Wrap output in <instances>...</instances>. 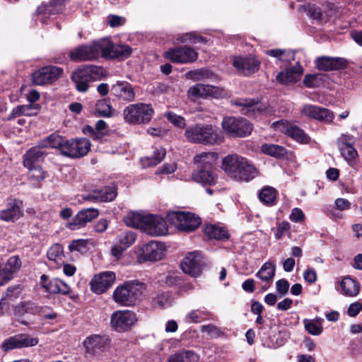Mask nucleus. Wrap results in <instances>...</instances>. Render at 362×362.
<instances>
[{"mask_svg":"<svg viewBox=\"0 0 362 362\" xmlns=\"http://www.w3.org/2000/svg\"><path fill=\"white\" fill-rule=\"evenodd\" d=\"M40 306L30 301L22 302L14 308V314L17 316H22L25 313L33 315L38 314Z\"/></svg>","mask_w":362,"mask_h":362,"instance_id":"nucleus-45","label":"nucleus"},{"mask_svg":"<svg viewBox=\"0 0 362 362\" xmlns=\"http://www.w3.org/2000/svg\"><path fill=\"white\" fill-rule=\"evenodd\" d=\"M211 313L204 309H196L189 311L185 317V321L187 323H199L209 319Z\"/></svg>","mask_w":362,"mask_h":362,"instance_id":"nucleus-44","label":"nucleus"},{"mask_svg":"<svg viewBox=\"0 0 362 362\" xmlns=\"http://www.w3.org/2000/svg\"><path fill=\"white\" fill-rule=\"evenodd\" d=\"M21 267V261L17 256L11 257L0 274V286L7 284L15 272Z\"/></svg>","mask_w":362,"mask_h":362,"instance_id":"nucleus-33","label":"nucleus"},{"mask_svg":"<svg viewBox=\"0 0 362 362\" xmlns=\"http://www.w3.org/2000/svg\"><path fill=\"white\" fill-rule=\"evenodd\" d=\"M261 150L264 153L276 158H281L286 154V150L276 144H264L262 145Z\"/></svg>","mask_w":362,"mask_h":362,"instance_id":"nucleus-50","label":"nucleus"},{"mask_svg":"<svg viewBox=\"0 0 362 362\" xmlns=\"http://www.w3.org/2000/svg\"><path fill=\"white\" fill-rule=\"evenodd\" d=\"M22 288L20 286L8 287L6 291L4 297L1 299L0 305L3 309L8 305L10 302L14 301L21 294Z\"/></svg>","mask_w":362,"mask_h":362,"instance_id":"nucleus-47","label":"nucleus"},{"mask_svg":"<svg viewBox=\"0 0 362 362\" xmlns=\"http://www.w3.org/2000/svg\"><path fill=\"white\" fill-rule=\"evenodd\" d=\"M221 125L225 132L233 137L247 136L253 129L252 124L242 117H226Z\"/></svg>","mask_w":362,"mask_h":362,"instance_id":"nucleus-7","label":"nucleus"},{"mask_svg":"<svg viewBox=\"0 0 362 362\" xmlns=\"http://www.w3.org/2000/svg\"><path fill=\"white\" fill-rule=\"evenodd\" d=\"M356 138L350 134H341L337 139V145L342 157L348 162L354 160L358 156L354 147Z\"/></svg>","mask_w":362,"mask_h":362,"instance_id":"nucleus-21","label":"nucleus"},{"mask_svg":"<svg viewBox=\"0 0 362 362\" xmlns=\"http://www.w3.org/2000/svg\"><path fill=\"white\" fill-rule=\"evenodd\" d=\"M276 192L272 187H264L259 193V200L264 204L272 205L276 199Z\"/></svg>","mask_w":362,"mask_h":362,"instance_id":"nucleus-51","label":"nucleus"},{"mask_svg":"<svg viewBox=\"0 0 362 362\" xmlns=\"http://www.w3.org/2000/svg\"><path fill=\"white\" fill-rule=\"evenodd\" d=\"M42 147L36 146L29 149L24 155L23 165L25 168L31 169L35 164L40 161L45 155Z\"/></svg>","mask_w":362,"mask_h":362,"instance_id":"nucleus-36","label":"nucleus"},{"mask_svg":"<svg viewBox=\"0 0 362 362\" xmlns=\"http://www.w3.org/2000/svg\"><path fill=\"white\" fill-rule=\"evenodd\" d=\"M233 104L243 107L241 112L250 117H257L269 112L268 107L257 99L239 98L234 100Z\"/></svg>","mask_w":362,"mask_h":362,"instance_id":"nucleus-14","label":"nucleus"},{"mask_svg":"<svg viewBox=\"0 0 362 362\" xmlns=\"http://www.w3.org/2000/svg\"><path fill=\"white\" fill-rule=\"evenodd\" d=\"M276 288L277 293L282 297L288 293L289 283L286 279H280L276 282Z\"/></svg>","mask_w":362,"mask_h":362,"instance_id":"nucleus-64","label":"nucleus"},{"mask_svg":"<svg viewBox=\"0 0 362 362\" xmlns=\"http://www.w3.org/2000/svg\"><path fill=\"white\" fill-rule=\"evenodd\" d=\"M140 258L144 261H156L163 256V248L157 241H150L141 247Z\"/></svg>","mask_w":362,"mask_h":362,"instance_id":"nucleus-32","label":"nucleus"},{"mask_svg":"<svg viewBox=\"0 0 362 362\" xmlns=\"http://www.w3.org/2000/svg\"><path fill=\"white\" fill-rule=\"evenodd\" d=\"M341 293L346 296H356L360 290L359 284L349 276L344 277L341 281Z\"/></svg>","mask_w":362,"mask_h":362,"instance_id":"nucleus-38","label":"nucleus"},{"mask_svg":"<svg viewBox=\"0 0 362 362\" xmlns=\"http://www.w3.org/2000/svg\"><path fill=\"white\" fill-rule=\"evenodd\" d=\"M214 86L203 83H198L192 86L188 93L194 97L206 98L210 96V93L214 90Z\"/></svg>","mask_w":362,"mask_h":362,"instance_id":"nucleus-48","label":"nucleus"},{"mask_svg":"<svg viewBox=\"0 0 362 362\" xmlns=\"http://www.w3.org/2000/svg\"><path fill=\"white\" fill-rule=\"evenodd\" d=\"M97 116L109 117L112 115V107L108 100H100L95 105V112Z\"/></svg>","mask_w":362,"mask_h":362,"instance_id":"nucleus-53","label":"nucleus"},{"mask_svg":"<svg viewBox=\"0 0 362 362\" xmlns=\"http://www.w3.org/2000/svg\"><path fill=\"white\" fill-rule=\"evenodd\" d=\"M117 197V189L115 186H105L100 189L94 190L84 197L91 202H111Z\"/></svg>","mask_w":362,"mask_h":362,"instance_id":"nucleus-31","label":"nucleus"},{"mask_svg":"<svg viewBox=\"0 0 362 362\" xmlns=\"http://www.w3.org/2000/svg\"><path fill=\"white\" fill-rule=\"evenodd\" d=\"M111 93L118 99L127 103L134 101L136 97L134 87L127 81H117L112 86Z\"/></svg>","mask_w":362,"mask_h":362,"instance_id":"nucleus-27","label":"nucleus"},{"mask_svg":"<svg viewBox=\"0 0 362 362\" xmlns=\"http://www.w3.org/2000/svg\"><path fill=\"white\" fill-rule=\"evenodd\" d=\"M287 136L298 143L308 144L310 141V136L296 125H292V127H290Z\"/></svg>","mask_w":362,"mask_h":362,"instance_id":"nucleus-49","label":"nucleus"},{"mask_svg":"<svg viewBox=\"0 0 362 362\" xmlns=\"http://www.w3.org/2000/svg\"><path fill=\"white\" fill-rule=\"evenodd\" d=\"M38 339L28 334H19L6 339L1 344V349L7 352L14 349L31 347L38 344Z\"/></svg>","mask_w":362,"mask_h":362,"instance_id":"nucleus-15","label":"nucleus"},{"mask_svg":"<svg viewBox=\"0 0 362 362\" xmlns=\"http://www.w3.org/2000/svg\"><path fill=\"white\" fill-rule=\"evenodd\" d=\"M168 220L173 223L178 230L192 232L201 224V219L190 212L172 211L168 214Z\"/></svg>","mask_w":362,"mask_h":362,"instance_id":"nucleus-8","label":"nucleus"},{"mask_svg":"<svg viewBox=\"0 0 362 362\" xmlns=\"http://www.w3.org/2000/svg\"><path fill=\"white\" fill-rule=\"evenodd\" d=\"M142 230L151 236H160L168 232L166 221L160 216L146 215Z\"/></svg>","mask_w":362,"mask_h":362,"instance_id":"nucleus-20","label":"nucleus"},{"mask_svg":"<svg viewBox=\"0 0 362 362\" xmlns=\"http://www.w3.org/2000/svg\"><path fill=\"white\" fill-rule=\"evenodd\" d=\"M303 72V69L299 62L290 69L279 72L276 80L281 84H288L290 83H295L300 80V76Z\"/></svg>","mask_w":362,"mask_h":362,"instance_id":"nucleus-30","label":"nucleus"},{"mask_svg":"<svg viewBox=\"0 0 362 362\" xmlns=\"http://www.w3.org/2000/svg\"><path fill=\"white\" fill-rule=\"evenodd\" d=\"M137 321L136 315L130 310H117L111 315V326L117 332L129 329Z\"/></svg>","mask_w":362,"mask_h":362,"instance_id":"nucleus-11","label":"nucleus"},{"mask_svg":"<svg viewBox=\"0 0 362 362\" xmlns=\"http://www.w3.org/2000/svg\"><path fill=\"white\" fill-rule=\"evenodd\" d=\"M303 324L305 330L312 335L317 336L322 332L323 328L319 322H316L312 320L305 319Z\"/></svg>","mask_w":362,"mask_h":362,"instance_id":"nucleus-55","label":"nucleus"},{"mask_svg":"<svg viewBox=\"0 0 362 362\" xmlns=\"http://www.w3.org/2000/svg\"><path fill=\"white\" fill-rule=\"evenodd\" d=\"M221 168L230 177L238 181H249L258 175L257 168L246 158L230 154L222 160Z\"/></svg>","mask_w":362,"mask_h":362,"instance_id":"nucleus-1","label":"nucleus"},{"mask_svg":"<svg viewBox=\"0 0 362 362\" xmlns=\"http://www.w3.org/2000/svg\"><path fill=\"white\" fill-rule=\"evenodd\" d=\"M64 8V0H51L49 4H44L37 8V12L39 16L43 18H47L52 15L61 13Z\"/></svg>","mask_w":362,"mask_h":362,"instance_id":"nucleus-34","label":"nucleus"},{"mask_svg":"<svg viewBox=\"0 0 362 362\" xmlns=\"http://www.w3.org/2000/svg\"><path fill=\"white\" fill-rule=\"evenodd\" d=\"M90 148V143L87 139L66 140L62 154L70 158H80L86 155Z\"/></svg>","mask_w":362,"mask_h":362,"instance_id":"nucleus-13","label":"nucleus"},{"mask_svg":"<svg viewBox=\"0 0 362 362\" xmlns=\"http://www.w3.org/2000/svg\"><path fill=\"white\" fill-rule=\"evenodd\" d=\"M103 43L105 58L124 59L128 58L132 52L130 46L122 44L115 45L108 38L103 39Z\"/></svg>","mask_w":362,"mask_h":362,"instance_id":"nucleus-19","label":"nucleus"},{"mask_svg":"<svg viewBox=\"0 0 362 362\" xmlns=\"http://www.w3.org/2000/svg\"><path fill=\"white\" fill-rule=\"evenodd\" d=\"M265 53L269 56L276 58L279 61L282 62H291V61L294 60L295 58V54L286 49H267L265 51Z\"/></svg>","mask_w":362,"mask_h":362,"instance_id":"nucleus-46","label":"nucleus"},{"mask_svg":"<svg viewBox=\"0 0 362 362\" xmlns=\"http://www.w3.org/2000/svg\"><path fill=\"white\" fill-rule=\"evenodd\" d=\"M63 70L57 66H45L35 71L32 76V81L35 85H44L55 81L62 74Z\"/></svg>","mask_w":362,"mask_h":362,"instance_id":"nucleus-18","label":"nucleus"},{"mask_svg":"<svg viewBox=\"0 0 362 362\" xmlns=\"http://www.w3.org/2000/svg\"><path fill=\"white\" fill-rule=\"evenodd\" d=\"M98 215L99 211L97 209H83L77 213L72 219V221L68 223L67 226L71 230L79 229L97 218Z\"/></svg>","mask_w":362,"mask_h":362,"instance_id":"nucleus-26","label":"nucleus"},{"mask_svg":"<svg viewBox=\"0 0 362 362\" xmlns=\"http://www.w3.org/2000/svg\"><path fill=\"white\" fill-rule=\"evenodd\" d=\"M165 117L169 122L177 127L184 128L185 127L186 124L184 117L177 115L173 112H166L165 114Z\"/></svg>","mask_w":362,"mask_h":362,"instance_id":"nucleus-62","label":"nucleus"},{"mask_svg":"<svg viewBox=\"0 0 362 362\" xmlns=\"http://www.w3.org/2000/svg\"><path fill=\"white\" fill-rule=\"evenodd\" d=\"M177 40L182 43L189 42L193 44H197L206 43L207 42L204 37L194 33H185V35L180 37Z\"/></svg>","mask_w":362,"mask_h":362,"instance_id":"nucleus-57","label":"nucleus"},{"mask_svg":"<svg viewBox=\"0 0 362 362\" xmlns=\"http://www.w3.org/2000/svg\"><path fill=\"white\" fill-rule=\"evenodd\" d=\"M217 158L218 154L215 152H202L194 157V163L198 168H214Z\"/></svg>","mask_w":362,"mask_h":362,"instance_id":"nucleus-37","label":"nucleus"},{"mask_svg":"<svg viewBox=\"0 0 362 362\" xmlns=\"http://www.w3.org/2000/svg\"><path fill=\"white\" fill-rule=\"evenodd\" d=\"M274 275L275 265L271 262H265L256 274L258 279L266 283L272 281Z\"/></svg>","mask_w":362,"mask_h":362,"instance_id":"nucleus-42","label":"nucleus"},{"mask_svg":"<svg viewBox=\"0 0 362 362\" xmlns=\"http://www.w3.org/2000/svg\"><path fill=\"white\" fill-rule=\"evenodd\" d=\"M23 202L17 199L8 200L6 209L0 211V219L4 221H15L23 214Z\"/></svg>","mask_w":362,"mask_h":362,"instance_id":"nucleus-25","label":"nucleus"},{"mask_svg":"<svg viewBox=\"0 0 362 362\" xmlns=\"http://www.w3.org/2000/svg\"><path fill=\"white\" fill-rule=\"evenodd\" d=\"M136 238V234L131 230H124L120 232L115 239L111 250L112 256L119 258L123 252L132 246Z\"/></svg>","mask_w":362,"mask_h":362,"instance_id":"nucleus-16","label":"nucleus"},{"mask_svg":"<svg viewBox=\"0 0 362 362\" xmlns=\"http://www.w3.org/2000/svg\"><path fill=\"white\" fill-rule=\"evenodd\" d=\"M301 113L325 123L332 122L334 117L333 112L330 110L310 104L302 107Z\"/></svg>","mask_w":362,"mask_h":362,"instance_id":"nucleus-24","label":"nucleus"},{"mask_svg":"<svg viewBox=\"0 0 362 362\" xmlns=\"http://www.w3.org/2000/svg\"><path fill=\"white\" fill-rule=\"evenodd\" d=\"M40 108L41 106L40 104L18 105L12 110L11 112L8 115V119H12L21 115L28 117L35 116L39 112Z\"/></svg>","mask_w":362,"mask_h":362,"instance_id":"nucleus-35","label":"nucleus"},{"mask_svg":"<svg viewBox=\"0 0 362 362\" xmlns=\"http://www.w3.org/2000/svg\"><path fill=\"white\" fill-rule=\"evenodd\" d=\"M153 113L151 105L139 103L127 106L123 110V117L128 124H147L151 121Z\"/></svg>","mask_w":362,"mask_h":362,"instance_id":"nucleus-4","label":"nucleus"},{"mask_svg":"<svg viewBox=\"0 0 362 362\" xmlns=\"http://www.w3.org/2000/svg\"><path fill=\"white\" fill-rule=\"evenodd\" d=\"M203 263L202 253L196 250L188 252L180 266L185 274L197 277L202 273Z\"/></svg>","mask_w":362,"mask_h":362,"instance_id":"nucleus-12","label":"nucleus"},{"mask_svg":"<svg viewBox=\"0 0 362 362\" xmlns=\"http://www.w3.org/2000/svg\"><path fill=\"white\" fill-rule=\"evenodd\" d=\"M145 288L138 281H128L118 286L113 292L115 301L122 305L130 306L136 303Z\"/></svg>","mask_w":362,"mask_h":362,"instance_id":"nucleus-3","label":"nucleus"},{"mask_svg":"<svg viewBox=\"0 0 362 362\" xmlns=\"http://www.w3.org/2000/svg\"><path fill=\"white\" fill-rule=\"evenodd\" d=\"M66 139L58 134L54 133L40 141V146L42 148H58L62 153V147Z\"/></svg>","mask_w":362,"mask_h":362,"instance_id":"nucleus-39","label":"nucleus"},{"mask_svg":"<svg viewBox=\"0 0 362 362\" xmlns=\"http://www.w3.org/2000/svg\"><path fill=\"white\" fill-rule=\"evenodd\" d=\"M37 315L49 322L56 320L58 317L57 313L48 306H40Z\"/></svg>","mask_w":362,"mask_h":362,"instance_id":"nucleus-60","label":"nucleus"},{"mask_svg":"<svg viewBox=\"0 0 362 362\" xmlns=\"http://www.w3.org/2000/svg\"><path fill=\"white\" fill-rule=\"evenodd\" d=\"M49 260L58 263L59 260H62L64 256L63 247L60 244H54L51 246L47 252Z\"/></svg>","mask_w":362,"mask_h":362,"instance_id":"nucleus-54","label":"nucleus"},{"mask_svg":"<svg viewBox=\"0 0 362 362\" xmlns=\"http://www.w3.org/2000/svg\"><path fill=\"white\" fill-rule=\"evenodd\" d=\"M146 215L130 212L124 218V221L127 226L139 228L142 230L144 223H146Z\"/></svg>","mask_w":362,"mask_h":362,"instance_id":"nucleus-43","label":"nucleus"},{"mask_svg":"<svg viewBox=\"0 0 362 362\" xmlns=\"http://www.w3.org/2000/svg\"><path fill=\"white\" fill-rule=\"evenodd\" d=\"M165 57L177 64H188L196 61L198 53L192 47L184 45L169 49L165 53Z\"/></svg>","mask_w":362,"mask_h":362,"instance_id":"nucleus-9","label":"nucleus"},{"mask_svg":"<svg viewBox=\"0 0 362 362\" xmlns=\"http://www.w3.org/2000/svg\"><path fill=\"white\" fill-rule=\"evenodd\" d=\"M316 67L321 71H329L345 69L347 61L341 57H320L315 60Z\"/></svg>","mask_w":362,"mask_h":362,"instance_id":"nucleus-28","label":"nucleus"},{"mask_svg":"<svg viewBox=\"0 0 362 362\" xmlns=\"http://www.w3.org/2000/svg\"><path fill=\"white\" fill-rule=\"evenodd\" d=\"M200 329L202 332L206 333L211 338H218L223 335L221 329L213 324L202 325Z\"/></svg>","mask_w":362,"mask_h":362,"instance_id":"nucleus-58","label":"nucleus"},{"mask_svg":"<svg viewBox=\"0 0 362 362\" xmlns=\"http://www.w3.org/2000/svg\"><path fill=\"white\" fill-rule=\"evenodd\" d=\"M40 284L49 293L66 296L71 292V287L66 283L57 278L49 279L45 274L40 276Z\"/></svg>","mask_w":362,"mask_h":362,"instance_id":"nucleus-23","label":"nucleus"},{"mask_svg":"<svg viewBox=\"0 0 362 362\" xmlns=\"http://www.w3.org/2000/svg\"><path fill=\"white\" fill-rule=\"evenodd\" d=\"M115 274L112 272H104L93 276L90 282L91 291L100 294L112 286L115 281Z\"/></svg>","mask_w":362,"mask_h":362,"instance_id":"nucleus-22","label":"nucleus"},{"mask_svg":"<svg viewBox=\"0 0 362 362\" xmlns=\"http://www.w3.org/2000/svg\"><path fill=\"white\" fill-rule=\"evenodd\" d=\"M105 76V70L98 66L85 65L71 74V80L76 89L81 93H85L88 90L89 83L92 81L100 80Z\"/></svg>","mask_w":362,"mask_h":362,"instance_id":"nucleus-2","label":"nucleus"},{"mask_svg":"<svg viewBox=\"0 0 362 362\" xmlns=\"http://www.w3.org/2000/svg\"><path fill=\"white\" fill-rule=\"evenodd\" d=\"M292 125L293 124H291L288 121L284 119L272 123V127L276 131L284 133L286 135H288L290 127H291Z\"/></svg>","mask_w":362,"mask_h":362,"instance_id":"nucleus-63","label":"nucleus"},{"mask_svg":"<svg viewBox=\"0 0 362 362\" xmlns=\"http://www.w3.org/2000/svg\"><path fill=\"white\" fill-rule=\"evenodd\" d=\"M204 232L209 239L222 240L228 238L227 230L224 228L216 225H206Z\"/></svg>","mask_w":362,"mask_h":362,"instance_id":"nucleus-41","label":"nucleus"},{"mask_svg":"<svg viewBox=\"0 0 362 362\" xmlns=\"http://www.w3.org/2000/svg\"><path fill=\"white\" fill-rule=\"evenodd\" d=\"M233 65L239 74L249 76L259 70L260 62L252 56H238L233 57Z\"/></svg>","mask_w":362,"mask_h":362,"instance_id":"nucleus-17","label":"nucleus"},{"mask_svg":"<svg viewBox=\"0 0 362 362\" xmlns=\"http://www.w3.org/2000/svg\"><path fill=\"white\" fill-rule=\"evenodd\" d=\"M325 75L322 74H307L303 79V84L309 88L320 86L324 81Z\"/></svg>","mask_w":362,"mask_h":362,"instance_id":"nucleus-52","label":"nucleus"},{"mask_svg":"<svg viewBox=\"0 0 362 362\" xmlns=\"http://www.w3.org/2000/svg\"><path fill=\"white\" fill-rule=\"evenodd\" d=\"M109 339L100 335H92L87 337L83 344L85 346V356L98 358L104 353L109 344Z\"/></svg>","mask_w":362,"mask_h":362,"instance_id":"nucleus-10","label":"nucleus"},{"mask_svg":"<svg viewBox=\"0 0 362 362\" xmlns=\"http://www.w3.org/2000/svg\"><path fill=\"white\" fill-rule=\"evenodd\" d=\"M104 48L103 39L90 45L78 46L71 51L69 56L74 61H93L98 59L100 54L104 57Z\"/></svg>","mask_w":362,"mask_h":362,"instance_id":"nucleus-6","label":"nucleus"},{"mask_svg":"<svg viewBox=\"0 0 362 362\" xmlns=\"http://www.w3.org/2000/svg\"><path fill=\"white\" fill-rule=\"evenodd\" d=\"M170 304V296L168 293H162L158 294L152 300V305L154 308H164Z\"/></svg>","mask_w":362,"mask_h":362,"instance_id":"nucleus-56","label":"nucleus"},{"mask_svg":"<svg viewBox=\"0 0 362 362\" xmlns=\"http://www.w3.org/2000/svg\"><path fill=\"white\" fill-rule=\"evenodd\" d=\"M165 154L166 151L165 148H160L156 149L154 151L153 155L146 159V161L148 162L147 165L148 166H154L159 164L165 158Z\"/></svg>","mask_w":362,"mask_h":362,"instance_id":"nucleus-59","label":"nucleus"},{"mask_svg":"<svg viewBox=\"0 0 362 362\" xmlns=\"http://www.w3.org/2000/svg\"><path fill=\"white\" fill-rule=\"evenodd\" d=\"M199 356L193 351H183L172 354L166 362H198Z\"/></svg>","mask_w":362,"mask_h":362,"instance_id":"nucleus-40","label":"nucleus"},{"mask_svg":"<svg viewBox=\"0 0 362 362\" xmlns=\"http://www.w3.org/2000/svg\"><path fill=\"white\" fill-rule=\"evenodd\" d=\"M185 136L193 143L214 144L221 139L217 132L211 125L194 124L189 126L185 130Z\"/></svg>","mask_w":362,"mask_h":362,"instance_id":"nucleus-5","label":"nucleus"},{"mask_svg":"<svg viewBox=\"0 0 362 362\" xmlns=\"http://www.w3.org/2000/svg\"><path fill=\"white\" fill-rule=\"evenodd\" d=\"M217 179L215 168H198L192 173V180L204 186L215 185Z\"/></svg>","mask_w":362,"mask_h":362,"instance_id":"nucleus-29","label":"nucleus"},{"mask_svg":"<svg viewBox=\"0 0 362 362\" xmlns=\"http://www.w3.org/2000/svg\"><path fill=\"white\" fill-rule=\"evenodd\" d=\"M88 243V240H74L69 244V249L71 252L77 251L79 252H84L87 250Z\"/></svg>","mask_w":362,"mask_h":362,"instance_id":"nucleus-61","label":"nucleus"}]
</instances>
